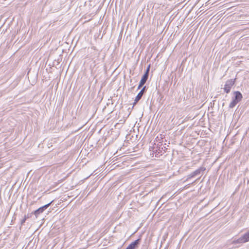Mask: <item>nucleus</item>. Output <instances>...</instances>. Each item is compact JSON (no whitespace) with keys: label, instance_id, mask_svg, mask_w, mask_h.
I'll return each mask as SVG.
<instances>
[{"label":"nucleus","instance_id":"nucleus-1","mask_svg":"<svg viewBox=\"0 0 249 249\" xmlns=\"http://www.w3.org/2000/svg\"><path fill=\"white\" fill-rule=\"evenodd\" d=\"M206 170V168L204 166L199 167L198 169H197L194 172L188 174L186 176V178L184 181H187L191 179L197 178L194 182L192 183V184L194 182L199 180L200 178L204 174Z\"/></svg>","mask_w":249,"mask_h":249},{"label":"nucleus","instance_id":"nucleus-2","mask_svg":"<svg viewBox=\"0 0 249 249\" xmlns=\"http://www.w3.org/2000/svg\"><path fill=\"white\" fill-rule=\"evenodd\" d=\"M243 98L242 93L239 91H235L233 92L232 100L229 105L230 108H233Z\"/></svg>","mask_w":249,"mask_h":249},{"label":"nucleus","instance_id":"nucleus-3","mask_svg":"<svg viewBox=\"0 0 249 249\" xmlns=\"http://www.w3.org/2000/svg\"><path fill=\"white\" fill-rule=\"evenodd\" d=\"M236 78L231 79L228 80L224 85L223 88L224 92L226 93H229L231 91L232 87L235 84Z\"/></svg>","mask_w":249,"mask_h":249},{"label":"nucleus","instance_id":"nucleus-4","mask_svg":"<svg viewBox=\"0 0 249 249\" xmlns=\"http://www.w3.org/2000/svg\"><path fill=\"white\" fill-rule=\"evenodd\" d=\"M53 200L49 202V203L39 207L37 210L32 212L33 214H35L36 218H37L40 213H42L45 210H46L52 204Z\"/></svg>","mask_w":249,"mask_h":249},{"label":"nucleus","instance_id":"nucleus-5","mask_svg":"<svg viewBox=\"0 0 249 249\" xmlns=\"http://www.w3.org/2000/svg\"><path fill=\"white\" fill-rule=\"evenodd\" d=\"M141 241V238L140 237L138 239L131 243L125 249H137Z\"/></svg>","mask_w":249,"mask_h":249},{"label":"nucleus","instance_id":"nucleus-6","mask_svg":"<svg viewBox=\"0 0 249 249\" xmlns=\"http://www.w3.org/2000/svg\"><path fill=\"white\" fill-rule=\"evenodd\" d=\"M147 90V88L146 86H144L142 87V89L140 90V91L138 93L137 95L136 96V100H141L142 98L143 95L144 94L145 92H146Z\"/></svg>","mask_w":249,"mask_h":249},{"label":"nucleus","instance_id":"nucleus-7","mask_svg":"<svg viewBox=\"0 0 249 249\" xmlns=\"http://www.w3.org/2000/svg\"><path fill=\"white\" fill-rule=\"evenodd\" d=\"M240 237L244 243L249 242V231L244 233Z\"/></svg>","mask_w":249,"mask_h":249},{"label":"nucleus","instance_id":"nucleus-8","mask_svg":"<svg viewBox=\"0 0 249 249\" xmlns=\"http://www.w3.org/2000/svg\"><path fill=\"white\" fill-rule=\"evenodd\" d=\"M148 76L149 75H148L146 73H144L140 82L144 85L148 78Z\"/></svg>","mask_w":249,"mask_h":249},{"label":"nucleus","instance_id":"nucleus-9","mask_svg":"<svg viewBox=\"0 0 249 249\" xmlns=\"http://www.w3.org/2000/svg\"><path fill=\"white\" fill-rule=\"evenodd\" d=\"M33 214V213H28L27 215H25L24 218L21 220L20 223L21 225H23L24 223L25 222L26 220L31 217L32 216V215Z\"/></svg>","mask_w":249,"mask_h":249},{"label":"nucleus","instance_id":"nucleus-10","mask_svg":"<svg viewBox=\"0 0 249 249\" xmlns=\"http://www.w3.org/2000/svg\"><path fill=\"white\" fill-rule=\"evenodd\" d=\"M244 243L241 238V237L238 238V239H234V240H233L232 241H231V244H233V245H236V244H243Z\"/></svg>","mask_w":249,"mask_h":249},{"label":"nucleus","instance_id":"nucleus-11","mask_svg":"<svg viewBox=\"0 0 249 249\" xmlns=\"http://www.w3.org/2000/svg\"><path fill=\"white\" fill-rule=\"evenodd\" d=\"M150 65H149L148 66V67H147L145 71L144 72V73H146V74H148V75H149V71H150Z\"/></svg>","mask_w":249,"mask_h":249},{"label":"nucleus","instance_id":"nucleus-12","mask_svg":"<svg viewBox=\"0 0 249 249\" xmlns=\"http://www.w3.org/2000/svg\"><path fill=\"white\" fill-rule=\"evenodd\" d=\"M143 86H144V84L140 82L137 89H140L142 87H144Z\"/></svg>","mask_w":249,"mask_h":249},{"label":"nucleus","instance_id":"nucleus-13","mask_svg":"<svg viewBox=\"0 0 249 249\" xmlns=\"http://www.w3.org/2000/svg\"><path fill=\"white\" fill-rule=\"evenodd\" d=\"M139 101H140V100H136V98L135 97V99L134 100V103L133 104V106H135Z\"/></svg>","mask_w":249,"mask_h":249}]
</instances>
